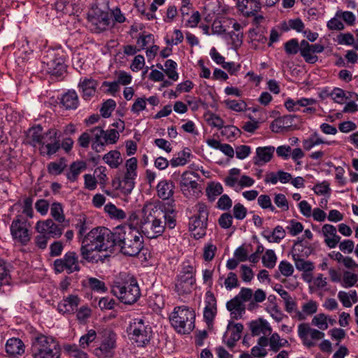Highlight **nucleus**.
Segmentation results:
<instances>
[{
    "label": "nucleus",
    "mask_w": 358,
    "mask_h": 358,
    "mask_svg": "<svg viewBox=\"0 0 358 358\" xmlns=\"http://www.w3.org/2000/svg\"><path fill=\"white\" fill-rule=\"evenodd\" d=\"M143 222L141 229L148 238L162 235L166 227L172 229L176 226V211L164 205H145L143 208Z\"/></svg>",
    "instance_id": "1"
},
{
    "label": "nucleus",
    "mask_w": 358,
    "mask_h": 358,
    "mask_svg": "<svg viewBox=\"0 0 358 358\" xmlns=\"http://www.w3.org/2000/svg\"><path fill=\"white\" fill-rule=\"evenodd\" d=\"M113 247V231L106 227H96L83 238L80 255L88 262L98 263L103 262V259L93 252L110 250Z\"/></svg>",
    "instance_id": "2"
},
{
    "label": "nucleus",
    "mask_w": 358,
    "mask_h": 358,
    "mask_svg": "<svg viewBox=\"0 0 358 358\" xmlns=\"http://www.w3.org/2000/svg\"><path fill=\"white\" fill-rule=\"evenodd\" d=\"M114 246L127 256H136L143 248L141 232L131 225L117 226L113 229Z\"/></svg>",
    "instance_id": "3"
},
{
    "label": "nucleus",
    "mask_w": 358,
    "mask_h": 358,
    "mask_svg": "<svg viewBox=\"0 0 358 358\" xmlns=\"http://www.w3.org/2000/svg\"><path fill=\"white\" fill-rule=\"evenodd\" d=\"M33 358H60L61 347L59 341L50 335L36 333L31 338Z\"/></svg>",
    "instance_id": "4"
},
{
    "label": "nucleus",
    "mask_w": 358,
    "mask_h": 358,
    "mask_svg": "<svg viewBox=\"0 0 358 358\" xmlns=\"http://www.w3.org/2000/svg\"><path fill=\"white\" fill-rule=\"evenodd\" d=\"M187 211L189 217V230L196 239L203 238L206 234L209 208L203 202H198Z\"/></svg>",
    "instance_id": "5"
},
{
    "label": "nucleus",
    "mask_w": 358,
    "mask_h": 358,
    "mask_svg": "<svg viewBox=\"0 0 358 358\" xmlns=\"http://www.w3.org/2000/svg\"><path fill=\"white\" fill-rule=\"evenodd\" d=\"M111 292L121 302L128 305L135 303L141 296L138 282L133 276L124 282L115 281Z\"/></svg>",
    "instance_id": "6"
},
{
    "label": "nucleus",
    "mask_w": 358,
    "mask_h": 358,
    "mask_svg": "<svg viewBox=\"0 0 358 358\" xmlns=\"http://www.w3.org/2000/svg\"><path fill=\"white\" fill-rule=\"evenodd\" d=\"M169 319L172 327L179 334H189L194 329L195 313L187 306L175 307Z\"/></svg>",
    "instance_id": "7"
},
{
    "label": "nucleus",
    "mask_w": 358,
    "mask_h": 358,
    "mask_svg": "<svg viewBox=\"0 0 358 358\" xmlns=\"http://www.w3.org/2000/svg\"><path fill=\"white\" fill-rule=\"evenodd\" d=\"M127 333L130 341L138 347H143L150 343L152 329L148 321L143 317H136L129 322Z\"/></svg>",
    "instance_id": "8"
},
{
    "label": "nucleus",
    "mask_w": 358,
    "mask_h": 358,
    "mask_svg": "<svg viewBox=\"0 0 358 358\" xmlns=\"http://www.w3.org/2000/svg\"><path fill=\"white\" fill-rule=\"evenodd\" d=\"M196 267L189 261L183 262L180 270L176 277L175 292L179 296L190 294L196 283Z\"/></svg>",
    "instance_id": "9"
},
{
    "label": "nucleus",
    "mask_w": 358,
    "mask_h": 358,
    "mask_svg": "<svg viewBox=\"0 0 358 358\" xmlns=\"http://www.w3.org/2000/svg\"><path fill=\"white\" fill-rule=\"evenodd\" d=\"M137 162L136 157H131L126 161V171L122 178H115L112 180V186L115 189L120 190L124 195H128L132 192L137 177Z\"/></svg>",
    "instance_id": "10"
},
{
    "label": "nucleus",
    "mask_w": 358,
    "mask_h": 358,
    "mask_svg": "<svg viewBox=\"0 0 358 358\" xmlns=\"http://www.w3.org/2000/svg\"><path fill=\"white\" fill-rule=\"evenodd\" d=\"M31 222L22 215H17L11 222L10 233L15 243L26 246L30 242L32 236Z\"/></svg>",
    "instance_id": "11"
},
{
    "label": "nucleus",
    "mask_w": 358,
    "mask_h": 358,
    "mask_svg": "<svg viewBox=\"0 0 358 358\" xmlns=\"http://www.w3.org/2000/svg\"><path fill=\"white\" fill-rule=\"evenodd\" d=\"M90 132L92 136V148L97 152L103 150L106 145L116 143L120 138L119 131L115 129L104 131L100 127H95L90 129Z\"/></svg>",
    "instance_id": "12"
},
{
    "label": "nucleus",
    "mask_w": 358,
    "mask_h": 358,
    "mask_svg": "<svg viewBox=\"0 0 358 358\" xmlns=\"http://www.w3.org/2000/svg\"><path fill=\"white\" fill-rule=\"evenodd\" d=\"M60 132L55 128H51L45 132L43 139L39 145L40 154L43 156H52L61 148Z\"/></svg>",
    "instance_id": "13"
},
{
    "label": "nucleus",
    "mask_w": 358,
    "mask_h": 358,
    "mask_svg": "<svg viewBox=\"0 0 358 358\" xmlns=\"http://www.w3.org/2000/svg\"><path fill=\"white\" fill-rule=\"evenodd\" d=\"M53 266L55 272L57 273L65 271L68 274H71L80 270L78 255L74 251H69L63 257L55 259Z\"/></svg>",
    "instance_id": "14"
},
{
    "label": "nucleus",
    "mask_w": 358,
    "mask_h": 358,
    "mask_svg": "<svg viewBox=\"0 0 358 358\" xmlns=\"http://www.w3.org/2000/svg\"><path fill=\"white\" fill-rule=\"evenodd\" d=\"M115 348L116 334L111 331H106L100 345L94 350V355L98 358H111Z\"/></svg>",
    "instance_id": "15"
},
{
    "label": "nucleus",
    "mask_w": 358,
    "mask_h": 358,
    "mask_svg": "<svg viewBox=\"0 0 358 358\" xmlns=\"http://www.w3.org/2000/svg\"><path fill=\"white\" fill-rule=\"evenodd\" d=\"M241 170L237 168L231 169L229 175L224 178L225 185L239 191L245 187H250L255 183V180L250 176L243 175L240 177Z\"/></svg>",
    "instance_id": "16"
},
{
    "label": "nucleus",
    "mask_w": 358,
    "mask_h": 358,
    "mask_svg": "<svg viewBox=\"0 0 358 358\" xmlns=\"http://www.w3.org/2000/svg\"><path fill=\"white\" fill-rule=\"evenodd\" d=\"M199 177V174L194 172L185 171L182 173L180 187L185 197L189 198L196 195L199 185L196 179Z\"/></svg>",
    "instance_id": "17"
},
{
    "label": "nucleus",
    "mask_w": 358,
    "mask_h": 358,
    "mask_svg": "<svg viewBox=\"0 0 358 358\" xmlns=\"http://www.w3.org/2000/svg\"><path fill=\"white\" fill-rule=\"evenodd\" d=\"M324 50V46L320 43L310 44L306 40L301 41L300 55L308 64H315L318 61L316 54Z\"/></svg>",
    "instance_id": "18"
},
{
    "label": "nucleus",
    "mask_w": 358,
    "mask_h": 358,
    "mask_svg": "<svg viewBox=\"0 0 358 358\" xmlns=\"http://www.w3.org/2000/svg\"><path fill=\"white\" fill-rule=\"evenodd\" d=\"M35 229L38 234H45L49 238H59L63 234L64 227L49 218L38 221Z\"/></svg>",
    "instance_id": "19"
},
{
    "label": "nucleus",
    "mask_w": 358,
    "mask_h": 358,
    "mask_svg": "<svg viewBox=\"0 0 358 358\" xmlns=\"http://www.w3.org/2000/svg\"><path fill=\"white\" fill-rule=\"evenodd\" d=\"M43 62L47 64L48 71L52 75H61L66 70L64 54L51 51L48 55L47 59Z\"/></svg>",
    "instance_id": "20"
},
{
    "label": "nucleus",
    "mask_w": 358,
    "mask_h": 358,
    "mask_svg": "<svg viewBox=\"0 0 358 358\" xmlns=\"http://www.w3.org/2000/svg\"><path fill=\"white\" fill-rule=\"evenodd\" d=\"M217 314V301L211 292L206 293L205 308L203 310V318L208 327L213 325L214 319Z\"/></svg>",
    "instance_id": "21"
},
{
    "label": "nucleus",
    "mask_w": 358,
    "mask_h": 358,
    "mask_svg": "<svg viewBox=\"0 0 358 358\" xmlns=\"http://www.w3.org/2000/svg\"><path fill=\"white\" fill-rule=\"evenodd\" d=\"M243 330V325L241 323L234 324L229 322L227 331L223 336V341L228 348H233L236 343L241 338Z\"/></svg>",
    "instance_id": "22"
},
{
    "label": "nucleus",
    "mask_w": 358,
    "mask_h": 358,
    "mask_svg": "<svg viewBox=\"0 0 358 358\" xmlns=\"http://www.w3.org/2000/svg\"><path fill=\"white\" fill-rule=\"evenodd\" d=\"M97 86L98 81L92 77L80 78L78 85L81 96L85 100H90L94 96Z\"/></svg>",
    "instance_id": "23"
},
{
    "label": "nucleus",
    "mask_w": 358,
    "mask_h": 358,
    "mask_svg": "<svg viewBox=\"0 0 358 358\" xmlns=\"http://www.w3.org/2000/svg\"><path fill=\"white\" fill-rule=\"evenodd\" d=\"M264 6L261 0H237L238 10L246 17L255 15Z\"/></svg>",
    "instance_id": "24"
},
{
    "label": "nucleus",
    "mask_w": 358,
    "mask_h": 358,
    "mask_svg": "<svg viewBox=\"0 0 358 358\" xmlns=\"http://www.w3.org/2000/svg\"><path fill=\"white\" fill-rule=\"evenodd\" d=\"M5 351L10 357H18L24 353L25 345L21 339L13 337L6 341Z\"/></svg>",
    "instance_id": "25"
},
{
    "label": "nucleus",
    "mask_w": 358,
    "mask_h": 358,
    "mask_svg": "<svg viewBox=\"0 0 358 358\" xmlns=\"http://www.w3.org/2000/svg\"><path fill=\"white\" fill-rule=\"evenodd\" d=\"M322 234L324 237V243L329 248H336L340 242L341 237L337 235L336 228L332 224H324Z\"/></svg>",
    "instance_id": "26"
},
{
    "label": "nucleus",
    "mask_w": 358,
    "mask_h": 358,
    "mask_svg": "<svg viewBox=\"0 0 358 358\" xmlns=\"http://www.w3.org/2000/svg\"><path fill=\"white\" fill-rule=\"evenodd\" d=\"M249 38L252 48L255 50L264 48L267 41L264 29L259 27L250 29Z\"/></svg>",
    "instance_id": "27"
},
{
    "label": "nucleus",
    "mask_w": 358,
    "mask_h": 358,
    "mask_svg": "<svg viewBox=\"0 0 358 358\" xmlns=\"http://www.w3.org/2000/svg\"><path fill=\"white\" fill-rule=\"evenodd\" d=\"M80 299L77 295H69L64 298L57 305V310L62 313H73L77 310Z\"/></svg>",
    "instance_id": "28"
},
{
    "label": "nucleus",
    "mask_w": 358,
    "mask_h": 358,
    "mask_svg": "<svg viewBox=\"0 0 358 358\" xmlns=\"http://www.w3.org/2000/svg\"><path fill=\"white\" fill-rule=\"evenodd\" d=\"M249 327L253 336H259L260 334L266 336L271 334L272 331L269 323L262 318L251 321Z\"/></svg>",
    "instance_id": "29"
},
{
    "label": "nucleus",
    "mask_w": 358,
    "mask_h": 358,
    "mask_svg": "<svg viewBox=\"0 0 358 358\" xmlns=\"http://www.w3.org/2000/svg\"><path fill=\"white\" fill-rule=\"evenodd\" d=\"M175 185L171 180H162L157 185V196L162 200L171 199L174 194Z\"/></svg>",
    "instance_id": "30"
},
{
    "label": "nucleus",
    "mask_w": 358,
    "mask_h": 358,
    "mask_svg": "<svg viewBox=\"0 0 358 358\" xmlns=\"http://www.w3.org/2000/svg\"><path fill=\"white\" fill-rule=\"evenodd\" d=\"M274 150L273 146L258 147L256 149V156L254 157L255 164L261 166L268 162L273 157Z\"/></svg>",
    "instance_id": "31"
},
{
    "label": "nucleus",
    "mask_w": 358,
    "mask_h": 358,
    "mask_svg": "<svg viewBox=\"0 0 358 358\" xmlns=\"http://www.w3.org/2000/svg\"><path fill=\"white\" fill-rule=\"evenodd\" d=\"M318 304L315 301L308 300L301 306V310L296 312V320L303 321L306 320L308 316H310L317 313Z\"/></svg>",
    "instance_id": "32"
},
{
    "label": "nucleus",
    "mask_w": 358,
    "mask_h": 358,
    "mask_svg": "<svg viewBox=\"0 0 358 358\" xmlns=\"http://www.w3.org/2000/svg\"><path fill=\"white\" fill-rule=\"evenodd\" d=\"M60 103L66 110H75L79 105V99L75 90H68L61 99Z\"/></svg>",
    "instance_id": "33"
},
{
    "label": "nucleus",
    "mask_w": 358,
    "mask_h": 358,
    "mask_svg": "<svg viewBox=\"0 0 358 358\" xmlns=\"http://www.w3.org/2000/svg\"><path fill=\"white\" fill-rule=\"evenodd\" d=\"M334 143L335 141L329 142L324 141L317 131H315L309 137L302 141V145L305 150L309 151L315 146L321 144L331 145Z\"/></svg>",
    "instance_id": "34"
},
{
    "label": "nucleus",
    "mask_w": 358,
    "mask_h": 358,
    "mask_svg": "<svg viewBox=\"0 0 358 358\" xmlns=\"http://www.w3.org/2000/svg\"><path fill=\"white\" fill-rule=\"evenodd\" d=\"M293 116L285 115L275 120L271 124L272 131L274 132H280L287 129L292 126Z\"/></svg>",
    "instance_id": "35"
},
{
    "label": "nucleus",
    "mask_w": 358,
    "mask_h": 358,
    "mask_svg": "<svg viewBox=\"0 0 358 358\" xmlns=\"http://www.w3.org/2000/svg\"><path fill=\"white\" fill-rule=\"evenodd\" d=\"M103 160L111 169H117L122 163V158L121 154L118 150H110L105 154L103 157Z\"/></svg>",
    "instance_id": "36"
},
{
    "label": "nucleus",
    "mask_w": 358,
    "mask_h": 358,
    "mask_svg": "<svg viewBox=\"0 0 358 358\" xmlns=\"http://www.w3.org/2000/svg\"><path fill=\"white\" fill-rule=\"evenodd\" d=\"M87 168L86 163L83 161L73 162L69 168V171L66 173V178L71 182H75L78 176Z\"/></svg>",
    "instance_id": "37"
},
{
    "label": "nucleus",
    "mask_w": 358,
    "mask_h": 358,
    "mask_svg": "<svg viewBox=\"0 0 358 358\" xmlns=\"http://www.w3.org/2000/svg\"><path fill=\"white\" fill-rule=\"evenodd\" d=\"M100 13L99 17L97 19L99 22V24L96 22V20L95 18H92V23L96 26L94 29H92L95 32L100 33L103 31L106 30V29L110 25V18L108 13L102 12L100 10L96 12V14Z\"/></svg>",
    "instance_id": "38"
},
{
    "label": "nucleus",
    "mask_w": 358,
    "mask_h": 358,
    "mask_svg": "<svg viewBox=\"0 0 358 358\" xmlns=\"http://www.w3.org/2000/svg\"><path fill=\"white\" fill-rule=\"evenodd\" d=\"M310 330L311 327L308 323H301L298 325V336L302 340L303 344L308 348L315 345V343L308 338Z\"/></svg>",
    "instance_id": "39"
},
{
    "label": "nucleus",
    "mask_w": 358,
    "mask_h": 358,
    "mask_svg": "<svg viewBox=\"0 0 358 358\" xmlns=\"http://www.w3.org/2000/svg\"><path fill=\"white\" fill-rule=\"evenodd\" d=\"M289 343L287 339L282 338L280 335L275 332L269 337V348L270 350L277 352L280 348L289 346Z\"/></svg>",
    "instance_id": "40"
},
{
    "label": "nucleus",
    "mask_w": 358,
    "mask_h": 358,
    "mask_svg": "<svg viewBox=\"0 0 358 358\" xmlns=\"http://www.w3.org/2000/svg\"><path fill=\"white\" fill-rule=\"evenodd\" d=\"M191 156L190 150L188 148H185L179 152L177 155L170 160V164L172 167L184 166L189 161Z\"/></svg>",
    "instance_id": "41"
},
{
    "label": "nucleus",
    "mask_w": 358,
    "mask_h": 358,
    "mask_svg": "<svg viewBox=\"0 0 358 358\" xmlns=\"http://www.w3.org/2000/svg\"><path fill=\"white\" fill-rule=\"evenodd\" d=\"M292 259L297 270L306 272H312L314 269L313 263L301 258L299 254H292Z\"/></svg>",
    "instance_id": "42"
},
{
    "label": "nucleus",
    "mask_w": 358,
    "mask_h": 358,
    "mask_svg": "<svg viewBox=\"0 0 358 358\" xmlns=\"http://www.w3.org/2000/svg\"><path fill=\"white\" fill-rule=\"evenodd\" d=\"M44 136L45 132L43 131V128L41 125L33 127L29 131V137L34 146L40 145Z\"/></svg>",
    "instance_id": "43"
},
{
    "label": "nucleus",
    "mask_w": 358,
    "mask_h": 358,
    "mask_svg": "<svg viewBox=\"0 0 358 358\" xmlns=\"http://www.w3.org/2000/svg\"><path fill=\"white\" fill-rule=\"evenodd\" d=\"M148 306L155 312H159L164 307V297L161 294H153L148 300Z\"/></svg>",
    "instance_id": "44"
},
{
    "label": "nucleus",
    "mask_w": 358,
    "mask_h": 358,
    "mask_svg": "<svg viewBox=\"0 0 358 358\" xmlns=\"http://www.w3.org/2000/svg\"><path fill=\"white\" fill-rule=\"evenodd\" d=\"M177 63L172 59H167L164 63V72L167 77L173 80L177 81L179 78V74L177 72Z\"/></svg>",
    "instance_id": "45"
},
{
    "label": "nucleus",
    "mask_w": 358,
    "mask_h": 358,
    "mask_svg": "<svg viewBox=\"0 0 358 358\" xmlns=\"http://www.w3.org/2000/svg\"><path fill=\"white\" fill-rule=\"evenodd\" d=\"M50 215L56 222L63 223L65 221L63 206L61 203L54 202L50 206Z\"/></svg>",
    "instance_id": "46"
},
{
    "label": "nucleus",
    "mask_w": 358,
    "mask_h": 358,
    "mask_svg": "<svg viewBox=\"0 0 358 358\" xmlns=\"http://www.w3.org/2000/svg\"><path fill=\"white\" fill-rule=\"evenodd\" d=\"M66 164L64 158L60 159L57 162H52L48 164L47 169L48 172L50 175L58 176L61 174Z\"/></svg>",
    "instance_id": "47"
},
{
    "label": "nucleus",
    "mask_w": 358,
    "mask_h": 358,
    "mask_svg": "<svg viewBox=\"0 0 358 358\" xmlns=\"http://www.w3.org/2000/svg\"><path fill=\"white\" fill-rule=\"evenodd\" d=\"M264 236L270 243H280L285 236V231L282 226L278 225L271 234Z\"/></svg>",
    "instance_id": "48"
},
{
    "label": "nucleus",
    "mask_w": 358,
    "mask_h": 358,
    "mask_svg": "<svg viewBox=\"0 0 358 358\" xmlns=\"http://www.w3.org/2000/svg\"><path fill=\"white\" fill-rule=\"evenodd\" d=\"M223 192V187L220 182H212L206 188V194L210 201H215V198Z\"/></svg>",
    "instance_id": "49"
},
{
    "label": "nucleus",
    "mask_w": 358,
    "mask_h": 358,
    "mask_svg": "<svg viewBox=\"0 0 358 358\" xmlns=\"http://www.w3.org/2000/svg\"><path fill=\"white\" fill-rule=\"evenodd\" d=\"M285 52L288 55H295L298 52L300 53L301 42L296 38H292L284 44Z\"/></svg>",
    "instance_id": "50"
},
{
    "label": "nucleus",
    "mask_w": 358,
    "mask_h": 358,
    "mask_svg": "<svg viewBox=\"0 0 358 358\" xmlns=\"http://www.w3.org/2000/svg\"><path fill=\"white\" fill-rule=\"evenodd\" d=\"M217 251V246L212 241L206 243L203 248V258L206 262H211Z\"/></svg>",
    "instance_id": "51"
},
{
    "label": "nucleus",
    "mask_w": 358,
    "mask_h": 358,
    "mask_svg": "<svg viewBox=\"0 0 358 358\" xmlns=\"http://www.w3.org/2000/svg\"><path fill=\"white\" fill-rule=\"evenodd\" d=\"M225 106L230 110L236 112H243L247 108V104L242 100L226 99L224 101Z\"/></svg>",
    "instance_id": "52"
},
{
    "label": "nucleus",
    "mask_w": 358,
    "mask_h": 358,
    "mask_svg": "<svg viewBox=\"0 0 358 358\" xmlns=\"http://www.w3.org/2000/svg\"><path fill=\"white\" fill-rule=\"evenodd\" d=\"M277 257L273 250H267L262 256V264L268 268H273L276 264Z\"/></svg>",
    "instance_id": "53"
},
{
    "label": "nucleus",
    "mask_w": 358,
    "mask_h": 358,
    "mask_svg": "<svg viewBox=\"0 0 358 358\" xmlns=\"http://www.w3.org/2000/svg\"><path fill=\"white\" fill-rule=\"evenodd\" d=\"M311 324L322 331L326 330L329 327L328 317L324 313L317 314L313 317Z\"/></svg>",
    "instance_id": "54"
},
{
    "label": "nucleus",
    "mask_w": 358,
    "mask_h": 358,
    "mask_svg": "<svg viewBox=\"0 0 358 358\" xmlns=\"http://www.w3.org/2000/svg\"><path fill=\"white\" fill-rule=\"evenodd\" d=\"M105 211L108 213L111 217L122 220L126 217V214L122 209L117 208L115 205L112 203L106 204L104 207Z\"/></svg>",
    "instance_id": "55"
},
{
    "label": "nucleus",
    "mask_w": 358,
    "mask_h": 358,
    "mask_svg": "<svg viewBox=\"0 0 358 358\" xmlns=\"http://www.w3.org/2000/svg\"><path fill=\"white\" fill-rule=\"evenodd\" d=\"M357 281L358 276L357 274L350 271H345L343 276L342 286L345 288H349L354 286Z\"/></svg>",
    "instance_id": "56"
},
{
    "label": "nucleus",
    "mask_w": 358,
    "mask_h": 358,
    "mask_svg": "<svg viewBox=\"0 0 358 358\" xmlns=\"http://www.w3.org/2000/svg\"><path fill=\"white\" fill-rule=\"evenodd\" d=\"M96 338V332L94 329H90L87 333L82 336L79 340L80 346L85 349L89 346Z\"/></svg>",
    "instance_id": "57"
},
{
    "label": "nucleus",
    "mask_w": 358,
    "mask_h": 358,
    "mask_svg": "<svg viewBox=\"0 0 358 358\" xmlns=\"http://www.w3.org/2000/svg\"><path fill=\"white\" fill-rule=\"evenodd\" d=\"M224 287L227 290H231L239 286L237 275L234 272H229L224 281Z\"/></svg>",
    "instance_id": "58"
},
{
    "label": "nucleus",
    "mask_w": 358,
    "mask_h": 358,
    "mask_svg": "<svg viewBox=\"0 0 358 358\" xmlns=\"http://www.w3.org/2000/svg\"><path fill=\"white\" fill-rule=\"evenodd\" d=\"M257 203L262 209H268L271 212H275V208L272 204L270 196L267 194H261L257 198Z\"/></svg>",
    "instance_id": "59"
},
{
    "label": "nucleus",
    "mask_w": 358,
    "mask_h": 358,
    "mask_svg": "<svg viewBox=\"0 0 358 358\" xmlns=\"http://www.w3.org/2000/svg\"><path fill=\"white\" fill-rule=\"evenodd\" d=\"M115 106L116 103L113 99H108L100 109L101 115L105 118L110 117Z\"/></svg>",
    "instance_id": "60"
},
{
    "label": "nucleus",
    "mask_w": 358,
    "mask_h": 358,
    "mask_svg": "<svg viewBox=\"0 0 358 358\" xmlns=\"http://www.w3.org/2000/svg\"><path fill=\"white\" fill-rule=\"evenodd\" d=\"M89 287L94 292L103 293L107 290L104 282L95 278H90L88 279Z\"/></svg>",
    "instance_id": "61"
},
{
    "label": "nucleus",
    "mask_w": 358,
    "mask_h": 358,
    "mask_svg": "<svg viewBox=\"0 0 358 358\" xmlns=\"http://www.w3.org/2000/svg\"><path fill=\"white\" fill-rule=\"evenodd\" d=\"M154 41V36L151 34H140L137 40H136V44L140 48L139 50H143L145 48L153 43Z\"/></svg>",
    "instance_id": "62"
},
{
    "label": "nucleus",
    "mask_w": 358,
    "mask_h": 358,
    "mask_svg": "<svg viewBox=\"0 0 358 358\" xmlns=\"http://www.w3.org/2000/svg\"><path fill=\"white\" fill-rule=\"evenodd\" d=\"M273 201L276 206L282 211L289 210V203L285 194L281 193L275 194Z\"/></svg>",
    "instance_id": "63"
},
{
    "label": "nucleus",
    "mask_w": 358,
    "mask_h": 358,
    "mask_svg": "<svg viewBox=\"0 0 358 358\" xmlns=\"http://www.w3.org/2000/svg\"><path fill=\"white\" fill-rule=\"evenodd\" d=\"M115 75L117 76V80L115 81L119 86L120 85H127L131 83L132 76L124 71H115Z\"/></svg>",
    "instance_id": "64"
}]
</instances>
